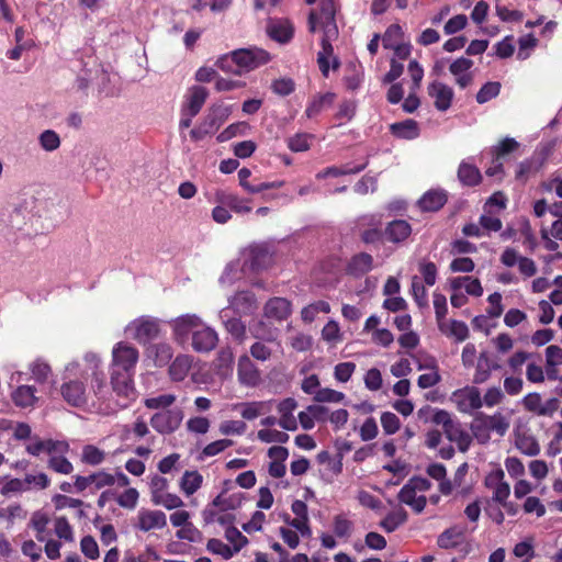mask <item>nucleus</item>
Returning <instances> with one entry per match:
<instances>
[{"mask_svg":"<svg viewBox=\"0 0 562 562\" xmlns=\"http://www.w3.org/2000/svg\"><path fill=\"white\" fill-rule=\"evenodd\" d=\"M431 485L428 479L415 475L400 490L397 499L401 504L409 506L414 513L420 514L427 505V497L424 495L417 496V493L429 491Z\"/></svg>","mask_w":562,"mask_h":562,"instance_id":"obj_1","label":"nucleus"},{"mask_svg":"<svg viewBox=\"0 0 562 562\" xmlns=\"http://www.w3.org/2000/svg\"><path fill=\"white\" fill-rule=\"evenodd\" d=\"M452 402L462 413L473 414L481 408L483 404L492 407V387L487 389L482 398L481 393L475 386H465L452 393Z\"/></svg>","mask_w":562,"mask_h":562,"instance_id":"obj_2","label":"nucleus"},{"mask_svg":"<svg viewBox=\"0 0 562 562\" xmlns=\"http://www.w3.org/2000/svg\"><path fill=\"white\" fill-rule=\"evenodd\" d=\"M235 66L239 70V76L267 64L270 60V54L261 48H241L232 52Z\"/></svg>","mask_w":562,"mask_h":562,"instance_id":"obj_3","label":"nucleus"},{"mask_svg":"<svg viewBox=\"0 0 562 562\" xmlns=\"http://www.w3.org/2000/svg\"><path fill=\"white\" fill-rule=\"evenodd\" d=\"M229 115L231 108L228 105L223 103L211 105L198 130L191 131V135L195 137L196 134L201 136L214 134L225 123Z\"/></svg>","mask_w":562,"mask_h":562,"instance_id":"obj_4","label":"nucleus"},{"mask_svg":"<svg viewBox=\"0 0 562 562\" xmlns=\"http://www.w3.org/2000/svg\"><path fill=\"white\" fill-rule=\"evenodd\" d=\"M138 350L123 341L117 342L112 350V366L121 372L133 373L138 361Z\"/></svg>","mask_w":562,"mask_h":562,"instance_id":"obj_5","label":"nucleus"},{"mask_svg":"<svg viewBox=\"0 0 562 562\" xmlns=\"http://www.w3.org/2000/svg\"><path fill=\"white\" fill-rule=\"evenodd\" d=\"M251 335L262 341H256L250 346V355L256 360L267 361L272 355V350L266 342H272L277 339L276 334L271 329H267L263 322H259L250 329Z\"/></svg>","mask_w":562,"mask_h":562,"instance_id":"obj_6","label":"nucleus"},{"mask_svg":"<svg viewBox=\"0 0 562 562\" xmlns=\"http://www.w3.org/2000/svg\"><path fill=\"white\" fill-rule=\"evenodd\" d=\"M183 419L180 408L161 409L150 417L151 427L161 435H169L176 431Z\"/></svg>","mask_w":562,"mask_h":562,"instance_id":"obj_7","label":"nucleus"},{"mask_svg":"<svg viewBox=\"0 0 562 562\" xmlns=\"http://www.w3.org/2000/svg\"><path fill=\"white\" fill-rule=\"evenodd\" d=\"M360 239L367 245L381 243L385 238L381 229V218L376 215H364L359 218Z\"/></svg>","mask_w":562,"mask_h":562,"instance_id":"obj_8","label":"nucleus"},{"mask_svg":"<svg viewBox=\"0 0 562 562\" xmlns=\"http://www.w3.org/2000/svg\"><path fill=\"white\" fill-rule=\"evenodd\" d=\"M133 373L121 372L117 369H113L111 374V385L113 392L122 397L125 402L120 404L122 407L127 406V402L133 400L135 396V389L133 386Z\"/></svg>","mask_w":562,"mask_h":562,"instance_id":"obj_9","label":"nucleus"},{"mask_svg":"<svg viewBox=\"0 0 562 562\" xmlns=\"http://www.w3.org/2000/svg\"><path fill=\"white\" fill-rule=\"evenodd\" d=\"M201 318L195 314H186L178 316L171 322L172 330L175 339L179 344H184L188 341L189 336L201 327Z\"/></svg>","mask_w":562,"mask_h":562,"instance_id":"obj_10","label":"nucleus"},{"mask_svg":"<svg viewBox=\"0 0 562 562\" xmlns=\"http://www.w3.org/2000/svg\"><path fill=\"white\" fill-rule=\"evenodd\" d=\"M134 339L139 344L147 345L156 339L160 334V324L158 319L151 317H140L133 323Z\"/></svg>","mask_w":562,"mask_h":562,"instance_id":"obj_11","label":"nucleus"},{"mask_svg":"<svg viewBox=\"0 0 562 562\" xmlns=\"http://www.w3.org/2000/svg\"><path fill=\"white\" fill-rule=\"evenodd\" d=\"M218 342L217 333L201 323V327L193 333L192 337V347L195 351L199 352H209L213 350Z\"/></svg>","mask_w":562,"mask_h":562,"instance_id":"obj_12","label":"nucleus"},{"mask_svg":"<svg viewBox=\"0 0 562 562\" xmlns=\"http://www.w3.org/2000/svg\"><path fill=\"white\" fill-rule=\"evenodd\" d=\"M63 398L71 406L80 407L87 403L86 385L82 381L70 380L60 387Z\"/></svg>","mask_w":562,"mask_h":562,"instance_id":"obj_13","label":"nucleus"},{"mask_svg":"<svg viewBox=\"0 0 562 562\" xmlns=\"http://www.w3.org/2000/svg\"><path fill=\"white\" fill-rule=\"evenodd\" d=\"M267 34L271 40L286 44L294 36V26L288 19L270 20L267 24Z\"/></svg>","mask_w":562,"mask_h":562,"instance_id":"obj_14","label":"nucleus"},{"mask_svg":"<svg viewBox=\"0 0 562 562\" xmlns=\"http://www.w3.org/2000/svg\"><path fill=\"white\" fill-rule=\"evenodd\" d=\"M167 526L166 514L161 510L140 509L135 527L144 532L162 529Z\"/></svg>","mask_w":562,"mask_h":562,"instance_id":"obj_15","label":"nucleus"},{"mask_svg":"<svg viewBox=\"0 0 562 562\" xmlns=\"http://www.w3.org/2000/svg\"><path fill=\"white\" fill-rule=\"evenodd\" d=\"M373 269V257L368 252L353 255L346 265V273L353 278H361Z\"/></svg>","mask_w":562,"mask_h":562,"instance_id":"obj_16","label":"nucleus"},{"mask_svg":"<svg viewBox=\"0 0 562 562\" xmlns=\"http://www.w3.org/2000/svg\"><path fill=\"white\" fill-rule=\"evenodd\" d=\"M428 94L435 99V106L439 111H447L453 99L452 89L439 81H434L428 86Z\"/></svg>","mask_w":562,"mask_h":562,"instance_id":"obj_17","label":"nucleus"},{"mask_svg":"<svg viewBox=\"0 0 562 562\" xmlns=\"http://www.w3.org/2000/svg\"><path fill=\"white\" fill-rule=\"evenodd\" d=\"M215 202L223 204L238 214L249 213L251 207L249 206V200L238 196L235 193L217 190L214 194Z\"/></svg>","mask_w":562,"mask_h":562,"instance_id":"obj_18","label":"nucleus"},{"mask_svg":"<svg viewBox=\"0 0 562 562\" xmlns=\"http://www.w3.org/2000/svg\"><path fill=\"white\" fill-rule=\"evenodd\" d=\"M237 373L240 383L248 386L257 385L260 380V372L258 368L247 355L239 357Z\"/></svg>","mask_w":562,"mask_h":562,"instance_id":"obj_19","label":"nucleus"},{"mask_svg":"<svg viewBox=\"0 0 562 562\" xmlns=\"http://www.w3.org/2000/svg\"><path fill=\"white\" fill-rule=\"evenodd\" d=\"M412 234V226L405 220H394L385 226V240L398 244L406 240Z\"/></svg>","mask_w":562,"mask_h":562,"instance_id":"obj_20","label":"nucleus"},{"mask_svg":"<svg viewBox=\"0 0 562 562\" xmlns=\"http://www.w3.org/2000/svg\"><path fill=\"white\" fill-rule=\"evenodd\" d=\"M209 97V91L205 87L202 86H193L189 90V95L187 98V102L182 108L183 112H188L190 116H195L201 111L204 105L206 99Z\"/></svg>","mask_w":562,"mask_h":562,"instance_id":"obj_21","label":"nucleus"},{"mask_svg":"<svg viewBox=\"0 0 562 562\" xmlns=\"http://www.w3.org/2000/svg\"><path fill=\"white\" fill-rule=\"evenodd\" d=\"M430 420L436 425L442 426L443 434L449 441H452L457 437L458 432L463 429L460 423L453 420L451 414L445 409H436Z\"/></svg>","mask_w":562,"mask_h":562,"instance_id":"obj_22","label":"nucleus"},{"mask_svg":"<svg viewBox=\"0 0 562 562\" xmlns=\"http://www.w3.org/2000/svg\"><path fill=\"white\" fill-rule=\"evenodd\" d=\"M291 302L284 297H272L265 305V315L268 318L284 321L291 315Z\"/></svg>","mask_w":562,"mask_h":562,"instance_id":"obj_23","label":"nucleus"},{"mask_svg":"<svg viewBox=\"0 0 562 562\" xmlns=\"http://www.w3.org/2000/svg\"><path fill=\"white\" fill-rule=\"evenodd\" d=\"M390 132L396 138L408 140L417 138L420 134L418 123L413 119L391 124Z\"/></svg>","mask_w":562,"mask_h":562,"instance_id":"obj_24","label":"nucleus"},{"mask_svg":"<svg viewBox=\"0 0 562 562\" xmlns=\"http://www.w3.org/2000/svg\"><path fill=\"white\" fill-rule=\"evenodd\" d=\"M447 202V194L442 190H429L418 201L420 210L436 212Z\"/></svg>","mask_w":562,"mask_h":562,"instance_id":"obj_25","label":"nucleus"},{"mask_svg":"<svg viewBox=\"0 0 562 562\" xmlns=\"http://www.w3.org/2000/svg\"><path fill=\"white\" fill-rule=\"evenodd\" d=\"M147 356L154 360L156 367L162 368L170 363L173 351L169 344L160 342L150 345L147 348Z\"/></svg>","mask_w":562,"mask_h":562,"instance_id":"obj_26","label":"nucleus"},{"mask_svg":"<svg viewBox=\"0 0 562 562\" xmlns=\"http://www.w3.org/2000/svg\"><path fill=\"white\" fill-rule=\"evenodd\" d=\"M336 94L333 92H326L324 94L314 95L308 102L305 109V115L308 119L316 117L325 109L333 105Z\"/></svg>","mask_w":562,"mask_h":562,"instance_id":"obj_27","label":"nucleus"},{"mask_svg":"<svg viewBox=\"0 0 562 562\" xmlns=\"http://www.w3.org/2000/svg\"><path fill=\"white\" fill-rule=\"evenodd\" d=\"M464 541V528L453 526L439 535L437 544L441 549H451L460 546Z\"/></svg>","mask_w":562,"mask_h":562,"instance_id":"obj_28","label":"nucleus"},{"mask_svg":"<svg viewBox=\"0 0 562 562\" xmlns=\"http://www.w3.org/2000/svg\"><path fill=\"white\" fill-rule=\"evenodd\" d=\"M122 437L124 439L134 438L135 440L147 438L148 443H153L155 438L150 435L148 425L143 417H137L132 426H125Z\"/></svg>","mask_w":562,"mask_h":562,"instance_id":"obj_29","label":"nucleus"},{"mask_svg":"<svg viewBox=\"0 0 562 562\" xmlns=\"http://www.w3.org/2000/svg\"><path fill=\"white\" fill-rule=\"evenodd\" d=\"M492 372V355L487 350H483L475 364V373L473 375V382L476 384L484 383L491 376Z\"/></svg>","mask_w":562,"mask_h":562,"instance_id":"obj_30","label":"nucleus"},{"mask_svg":"<svg viewBox=\"0 0 562 562\" xmlns=\"http://www.w3.org/2000/svg\"><path fill=\"white\" fill-rule=\"evenodd\" d=\"M35 394H36L35 386L20 385L12 393V401L19 407H22V408L31 407L37 401V396Z\"/></svg>","mask_w":562,"mask_h":562,"instance_id":"obj_31","label":"nucleus"},{"mask_svg":"<svg viewBox=\"0 0 562 562\" xmlns=\"http://www.w3.org/2000/svg\"><path fill=\"white\" fill-rule=\"evenodd\" d=\"M192 364V359L187 355H179L169 366V374L173 381H182L187 376Z\"/></svg>","mask_w":562,"mask_h":562,"instance_id":"obj_32","label":"nucleus"},{"mask_svg":"<svg viewBox=\"0 0 562 562\" xmlns=\"http://www.w3.org/2000/svg\"><path fill=\"white\" fill-rule=\"evenodd\" d=\"M238 407L240 408V411H239L240 416L244 419L254 420L258 416L270 411V402H263V401L256 402L255 401V402L240 403L238 405Z\"/></svg>","mask_w":562,"mask_h":562,"instance_id":"obj_33","label":"nucleus"},{"mask_svg":"<svg viewBox=\"0 0 562 562\" xmlns=\"http://www.w3.org/2000/svg\"><path fill=\"white\" fill-rule=\"evenodd\" d=\"M458 178L462 184L473 187L480 183L482 176L476 166L462 161L458 169Z\"/></svg>","mask_w":562,"mask_h":562,"instance_id":"obj_34","label":"nucleus"},{"mask_svg":"<svg viewBox=\"0 0 562 562\" xmlns=\"http://www.w3.org/2000/svg\"><path fill=\"white\" fill-rule=\"evenodd\" d=\"M516 447L521 453L529 457L537 456L540 452V446L536 437L526 431L517 434Z\"/></svg>","mask_w":562,"mask_h":562,"instance_id":"obj_35","label":"nucleus"},{"mask_svg":"<svg viewBox=\"0 0 562 562\" xmlns=\"http://www.w3.org/2000/svg\"><path fill=\"white\" fill-rule=\"evenodd\" d=\"M407 512L400 507L396 510L390 512L381 521L380 527L386 532L395 531L400 526L407 521Z\"/></svg>","mask_w":562,"mask_h":562,"instance_id":"obj_36","label":"nucleus"},{"mask_svg":"<svg viewBox=\"0 0 562 562\" xmlns=\"http://www.w3.org/2000/svg\"><path fill=\"white\" fill-rule=\"evenodd\" d=\"M233 304L235 308L244 314H251L257 310V300L252 292L240 291L234 296Z\"/></svg>","mask_w":562,"mask_h":562,"instance_id":"obj_37","label":"nucleus"},{"mask_svg":"<svg viewBox=\"0 0 562 562\" xmlns=\"http://www.w3.org/2000/svg\"><path fill=\"white\" fill-rule=\"evenodd\" d=\"M272 261L269 250L263 246H255L250 249V268L255 271L263 270Z\"/></svg>","mask_w":562,"mask_h":562,"instance_id":"obj_38","label":"nucleus"},{"mask_svg":"<svg viewBox=\"0 0 562 562\" xmlns=\"http://www.w3.org/2000/svg\"><path fill=\"white\" fill-rule=\"evenodd\" d=\"M202 482L203 476L198 471H186L180 481V488L190 496L201 487Z\"/></svg>","mask_w":562,"mask_h":562,"instance_id":"obj_39","label":"nucleus"},{"mask_svg":"<svg viewBox=\"0 0 562 562\" xmlns=\"http://www.w3.org/2000/svg\"><path fill=\"white\" fill-rule=\"evenodd\" d=\"M471 429L479 441H487L492 430V417L476 416L472 422Z\"/></svg>","mask_w":562,"mask_h":562,"instance_id":"obj_40","label":"nucleus"},{"mask_svg":"<svg viewBox=\"0 0 562 562\" xmlns=\"http://www.w3.org/2000/svg\"><path fill=\"white\" fill-rule=\"evenodd\" d=\"M367 167V164L357 165L355 167H350L349 165L342 167H327L323 171L317 173V178H326V177H340L346 175H355L361 172Z\"/></svg>","mask_w":562,"mask_h":562,"instance_id":"obj_41","label":"nucleus"},{"mask_svg":"<svg viewBox=\"0 0 562 562\" xmlns=\"http://www.w3.org/2000/svg\"><path fill=\"white\" fill-rule=\"evenodd\" d=\"M330 305L328 302L319 300L303 307L301 312L302 319L306 323H312L319 313L328 314Z\"/></svg>","mask_w":562,"mask_h":562,"instance_id":"obj_42","label":"nucleus"},{"mask_svg":"<svg viewBox=\"0 0 562 562\" xmlns=\"http://www.w3.org/2000/svg\"><path fill=\"white\" fill-rule=\"evenodd\" d=\"M224 325L235 341L238 344L245 342L247 339V329L245 323L241 322L240 318H229L224 323Z\"/></svg>","mask_w":562,"mask_h":562,"instance_id":"obj_43","label":"nucleus"},{"mask_svg":"<svg viewBox=\"0 0 562 562\" xmlns=\"http://www.w3.org/2000/svg\"><path fill=\"white\" fill-rule=\"evenodd\" d=\"M323 31L324 35L321 41L322 49L318 52L317 56L330 57L334 54V48L330 42L337 37L338 29L337 25H331L324 26Z\"/></svg>","mask_w":562,"mask_h":562,"instance_id":"obj_44","label":"nucleus"},{"mask_svg":"<svg viewBox=\"0 0 562 562\" xmlns=\"http://www.w3.org/2000/svg\"><path fill=\"white\" fill-rule=\"evenodd\" d=\"M105 459V452L93 445H87L82 449L81 461L89 465H99Z\"/></svg>","mask_w":562,"mask_h":562,"instance_id":"obj_45","label":"nucleus"},{"mask_svg":"<svg viewBox=\"0 0 562 562\" xmlns=\"http://www.w3.org/2000/svg\"><path fill=\"white\" fill-rule=\"evenodd\" d=\"M206 549L213 554L221 555L225 560H229L237 553L233 547H229L216 538H212L207 541Z\"/></svg>","mask_w":562,"mask_h":562,"instance_id":"obj_46","label":"nucleus"},{"mask_svg":"<svg viewBox=\"0 0 562 562\" xmlns=\"http://www.w3.org/2000/svg\"><path fill=\"white\" fill-rule=\"evenodd\" d=\"M47 468L59 474H70L74 471L72 463L64 456H52L48 459Z\"/></svg>","mask_w":562,"mask_h":562,"instance_id":"obj_47","label":"nucleus"},{"mask_svg":"<svg viewBox=\"0 0 562 562\" xmlns=\"http://www.w3.org/2000/svg\"><path fill=\"white\" fill-rule=\"evenodd\" d=\"M520 147V144L512 137L502 138L496 146H494V156L498 160L505 156L515 153Z\"/></svg>","mask_w":562,"mask_h":562,"instance_id":"obj_48","label":"nucleus"},{"mask_svg":"<svg viewBox=\"0 0 562 562\" xmlns=\"http://www.w3.org/2000/svg\"><path fill=\"white\" fill-rule=\"evenodd\" d=\"M151 502L155 505H161L169 510L180 508L184 505L183 501L178 495L165 492L159 496L157 495L155 498H151Z\"/></svg>","mask_w":562,"mask_h":562,"instance_id":"obj_49","label":"nucleus"},{"mask_svg":"<svg viewBox=\"0 0 562 562\" xmlns=\"http://www.w3.org/2000/svg\"><path fill=\"white\" fill-rule=\"evenodd\" d=\"M257 437L262 442H279L285 443L289 441L290 437L286 432L280 431L277 429H260L257 434Z\"/></svg>","mask_w":562,"mask_h":562,"instance_id":"obj_50","label":"nucleus"},{"mask_svg":"<svg viewBox=\"0 0 562 562\" xmlns=\"http://www.w3.org/2000/svg\"><path fill=\"white\" fill-rule=\"evenodd\" d=\"M353 522L344 515H337L334 518V533L338 538H348L351 536Z\"/></svg>","mask_w":562,"mask_h":562,"instance_id":"obj_51","label":"nucleus"},{"mask_svg":"<svg viewBox=\"0 0 562 562\" xmlns=\"http://www.w3.org/2000/svg\"><path fill=\"white\" fill-rule=\"evenodd\" d=\"M345 398V394L342 392L324 387L319 389L314 396V401L318 403H340Z\"/></svg>","mask_w":562,"mask_h":562,"instance_id":"obj_52","label":"nucleus"},{"mask_svg":"<svg viewBox=\"0 0 562 562\" xmlns=\"http://www.w3.org/2000/svg\"><path fill=\"white\" fill-rule=\"evenodd\" d=\"M176 396L171 394H162L156 397H149L144 401L147 408L150 409H169L168 407L173 404Z\"/></svg>","mask_w":562,"mask_h":562,"instance_id":"obj_53","label":"nucleus"},{"mask_svg":"<svg viewBox=\"0 0 562 562\" xmlns=\"http://www.w3.org/2000/svg\"><path fill=\"white\" fill-rule=\"evenodd\" d=\"M404 35V32L401 27V25L398 24H391L383 37H382V45L383 47L386 49V48H391V47H394V44H398L397 41H400Z\"/></svg>","mask_w":562,"mask_h":562,"instance_id":"obj_54","label":"nucleus"},{"mask_svg":"<svg viewBox=\"0 0 562 562\" xmlns=\"http://www.w3.org/2000/svg\"><path fill=\"white\" fill-rule=\"evenodd\" d=\"M139 493L134 487H128L116 498V503L127 509H134L137 505Z\"/></svg>","mask_w":562,"mask_h":562,"instance_id":"obj_55","label":"nucleus"},{"mask_svg":"<svg viewBox=\"0 0 562 562\" xmlns=\"http://www.w3.org/2000/svg\"><path fill=\"white\" fill-rule=\"evenodd\" d=\"M412 294L419 307H426L428 305L427 290L417 277H414L412 280Z\"/></svg>","mask_w":562,"mask_h":562,"instance_id":"obj_56","label":"nucleus"},{"mask_svg":"<svg viewBox=\"0 0 562 562\" xmlns=\"http://www.w3.org/2000/svg\"><path fill=\"white\" fill-rule=\"evenodd\" d=\"M40 144L43 149L53 151L60 146V138L55 131L46 130L40 135Z\"/></svg>","mask_w":562,"mask_h":562,"instance_id":"obj_57","label":"nucleus"},{"mask_svg":"<svg viewBox=\"0 0 562 562\" xmlns=\"http://www.w3.org/2000/svg\"><path fill=\"white\" fill-rule=\"evenodd\" d=\"M312 136L306 133L295 134L294 136L290 137L288 140V147L294 151H305L310 148V138Z\"/></svg>","mask_w":562,"mask_h":562,"instance_id":"obj_58","label":"nucleus"},{"mask_svg":"<svg viewBox=\"0 0 562 562\" xmlns=\"http://www.w3.org/2000/svg\"><path fill=\"white\" fill-rule=\"evenodd\" d=\"M381 425L386 435H393L400 429L401 422L394 413L384 412L381 415Z\"/></svg>","mask_w":562,"mask_h":562,"instance_id":"obj_59","label":"nucleus"},{"mask_svg":"<svg viewBox=\"0 0 562 562\" xmlns=\"http://www.w3.org/2000/svg\"><path fill=\"white\" fill-rule=\"evenodd\" d=\"M80 550L87 558L91 560H95L100 555L98 543L92 536H85L81 539Z\"/></svg>","mask_w":562,"mask_h":562,"instance_id":"obj_60","label":"nucleus"},{"mask_svg":"<svg viewBox=\"0 0 562 562\" xmlns=\"http://www.w3.org/2000/svg\"><path fill=\"white\" fill-rule=\"evenodd\" d=\"M225 537L233 543V548L236 552H239L248 543V539L236 527L227 528Z\"/></svg>","mask_w":562,"mask_h":562,"instance_id":"obj_61","label":"nucleus"},{"mask_svg":"<svg viewBox=\"0 0 562 562\" xmlns=\"http://www.w3.org/2000/svg\"><path fill=\"white\" fill-rule=\"evenodd\" d=\"M322 337L327 342L336 344L341 340L340 328L337 322L329 321L322 329Z\"/></svg>","mask_w":562,"mask_h":562,"instance_id":"obj_62","label":"nucleus"},{"mask_svg":"<svg viewBox=\"0 0 562 562\" xmlns=\"http://www.w3.org/2000/svg\"><path fill=\"white\" fill-rule=\"evenodd\" d=\"M271 89L276 94L285 97L294 91L295 83L291 78H280L272 82Z\"/></svg>","mask_w":562,"mask_h":562,"instance_id":"obj_63","label":"nucleus"},{"mask_svg":"<svg viewBox=\"0 0 562 562\" xmlns=\"http://www.w3.org/2000/svg\"><path fill=\"white\" fill-rule=\"evenodd\" d=\"M356 370V363L353 362H340L336 364L334 375L339 382L346 383L350 380L351 375Z\"/></svg>","mask_w":562,"mask_h":562,"instance_id":"obj_64","label":"nucleus"}]
</instances>
